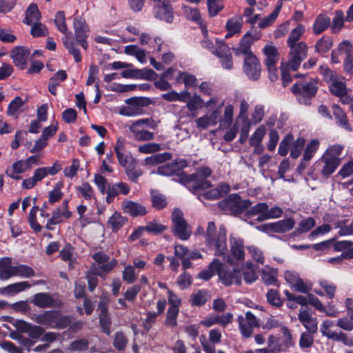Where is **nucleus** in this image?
I'll return each mask as SVG.
<instances>
[{
    "label": "nucleus",
    "mask_w": 353,
    "mask_h": 353,
    "mask_svg": "<svg viewBox=\"0 0 353 353\" xmlns=\"http://www.w3.org/2000/svg\"><path fill=\"white\" fill-rule=\"evenodd\" d=\"M216 225L214 222L210 221L205 233V241L208 246L215 248V255L223 256L227 250L226 229L223 225L219 228L218 234H216Z\"/></svg>",
    "instance_id": "1"
},
{
    "label": "nucleus",
    "mask_w": 353,
    "mask_h": 353,
    "mask_svg": "<svg viewBox=\"0 0 353 353\" xmlns=\"http://www.w3.org/2000/svg\"><path fill=\"white\" fill-rule=\"evenodd\" d=\"M252 205L249 199H242L238 194H230L221 201L218 206L225 213L237 216L241 214Z\"/></svg>",
    "instance_id": "2"
},
{
    "label": "nucleus",
    "mask_w": 353,
    "mask_h": 353,
    "mask_svg": "<svg viewBox=\"0 0 353 353\" xmlns=\"http://www.w3.org/2000/svg\"><path fill=\"white\" fill-rule=\"evenodd\" d=\"M319 89L317 81L311 79L309 81H299L291 88L292 92L296 97L299 102L308 105Z\"/></svg>",
    "instance_id": "3"
},
{
    "label": "nucleus",
    "mask_w": 353,
    "mask_h": 353,
    "mask_svg": "<svg viewBox=\"0 0 353 353\" xmlns=\"http://www.w3.org/2000/svg\"><path fill=\"white\" fill-rule=\"evenodd\" d=\"M172 232L181 240H188L192 234L191 228L183 218L179 209H174L172 213Z\"/></svg>",
    "instance_id": "4"
},
{
    "label": "nucleus",
    "mask_w": 353,
    "mask_h": 353,
    "mask_svg": "<svg viewBox=\"0 0 353 353\" xmlns=\"http://www.w3.org/2000/svg\"><path fill=\"white\" fill-rule=\"evenodd\" d=\"M290 59L287 63V67L293 71H296L299 68L301 63L304 60L307 54V46L305 43L301 41L296 45L290 46Z\"/></svg>",
    "instance_id": "5"
},
{
    "label": "nucleus",
    "mask_w": 353,
    "mask_h": 353,
    "mask_svg": "<svg viewBox=\"0 0 353 353\" xmlns=\"http://www.w3.org/2000/svg\"><path fill=\"white\" fill-rule=\"evenodd\" d=\"M109 299L101 296L98 304L99 325L103 333L108 336L111 334L112 319L108 312Z\"/></svg>",
    "instance_id": "6"
},
{
    "label": "nucleus",
    "mask_w": 353,
    "mask_h": 353,
    "mask_svg": "<svg viewBox=\"0 0 353 353\" xmlns=\"http://www.w3.org/2000/svg\"><path fill=\"white\" fill-rule=\"evenodd\" d=\"M219 265L217 274L223 285L230 286L233 283L238 285L241 284V274L239 270L235 268L231 270L228 265L220 261Z\"/></svg>",
    "instance_id": "7"
},
{
    "label": "nucleus",
    "mask_w": 353,
    "mask_h": 353,
    "mask_svg": "<svg viewBox=\"0 0 353 353\" xmlns=\"http://www.w3.org/2000/svg\"><path fill=\"white\" fill-rule=\"evenodd\" d=\"M238 322L240 332L245 338H249L252 336L254 327H259V320L251 312H247L245 317L239 316Z\"/></svg>",
    "instance_id": "8"
},
{
    "label": "nucleus",
    "mask_w": 353,
    "mask_h": 353,
    "mask_svg": "<svg viewBox=\"0 0 353 353\" xmlns=\"http://www.w3.org/2000/svg\"><path fill=\"white\" fill-rule=\"evenodd\" d=\"M243 71L250 79L256 81L259 79L261 72V66L259 59L254 54L245 57L243 61Z\"/></svg>",
    "instance_id": "9"
},
{
    "label": "nucleus",
    "mask_w": 353,
    "mask_h": 353,
    "mask_svg": "<svg viewBox=\"0 0 353 353\" xmlns=\"http://www.w3.org/2000/svg\"><path fill=\"white\" fill-rule=\"evenodd\" d=\"M34 305L45 307H61L63 305L62 301L59 299H55L49 293L40 292L35 294L31 300Z\"/></svg>",
    "instance_id": "10"
},
{
    "label": "nucleus",
    "mask_w": 353,
    "mask_h": 353,
    "mask_svg": "<svg viewBox=\"0 0 353 353\" xmlns=\"http://www.w3.org/2000/svg\"><path fill=\"white\" fill-rule=\"evenodd\" d=\"M155 17L167 23L173 21V8L169 0H159L154 6Z\"/></svg>",
    "instance_id": "11"
},
{
    "label": "nucleus",
    "mask_w": 353,
    "mask_h": 353,
    "mask_svg": "<svg viewBox=\"0 0 353 353\" xmlns=\"http://www.w3.org/2000/svg\"><path fill=\"white\" fill-rule=\"evenodd\" d=\"M73 25L77 42L79 43L83 49L86 50L88 46L86 41L88 28L84 19L75 17L74 19Z\"/></svg>",
    "instance_id": "12"
},
{
    "label": "nucleus",
    "mask_w": 353,
    "mask_h": 353,
    "mask_svg": "<svg viewBox=\"0 0 353 353\" xmlns=\"http://www.w3.org/2000/svg\"><path fill=\"white\" fill-rule=\"evenodd\" d=\"M126 103L132 107L126 112L121 110V113L125 116H132L134 114H141L143 107L147 106L150 103V99L145 97H132L126 100Z\"/></svg>",
    "instance_id": "13"
},
{
    "label": "nucleus",
    "mask_w": 353,
    "mask_h": 353,
    "mask_svg": "<svg viewBox=\"0 0 353 353\" xmlns=\"http://www.w3.org/2000/svg\"><path fill=\"white\" fill-rule=\"evenodd\" d=\"M353 54L352 44L348 41H343L340 43L337 48L334 49L331 52V60L333 63H341V57L343 59L348 58Z\"/></svg>",
    "instance_id": "14"
},
{
    "label": "nucleus",
    "mask_w": 353,
    "mask_h": 353,
    "mask_svg": "<svg viewBox=\"0 0 353 353\" xmlns=\"http://www.w3.org/2000/svg\"><path fill=\"white\" fill-rule=\"evenodd\" d=\"M14 325L19 331L27 333L32 339H39L44 332L42 327L33 325L23 320H17Z\"/></svg>",
    "instance_id": "15"
},
{
    "label": "nucleus",
    "mask_w": 353,
    "mask_h": 353,
    "mask_svg": "<svg viewBox=\"0 0 353 353\" xmlns=\"http://www.w3.org/2000/svg\"><path fill=\"white\" fill-rule=\"evenodd\" d=\"M60 314L59 310H48L39 314H36L32 319L37 323L47 327L54 328V321Z\"/></svg>",
    "instance_id": "16"
},
{
    "label": "nucleus",
    "mask_w": 353,
    "mask_h": 353,
    "mask_svg": "<svg viewBox=\"0 0 353 353\" xmlns=\"http://www.w3.org/2000/svg\"><path fill=\"white\" fill-rule=\"evenodd\" d=\"M213 54L221 59L222 66L231 70L233 68L232 56L229 47L225 44H220L219 50H213Z\"/></svg>",
    "instance_id": "17"
},
{
    "label": "nucleus",
    "mask_w": 353,
    "mask_h": 353,
    "mask_svg": "<svg viewBox=\"0 0 353 353\" xmlns=\"http://www.w3.org/2000/svg\"><path fill=\"white\" fill-rule=\"evenodd\" d=\"M122 208L125 213L129 214L133 217L142 216L148 213L144 205L132 201H124L122 203Z\"/></svg>",
    "instance_id": "18"
},
{
    "label": "nucleus",
    "mask_w": 353,
    "mask_h": 353,
    "mask_svg": "<svg viewBox=\"0 0 353 353\" xmlns=\"http://www.w3.org/2000/svg\"><path fill=\"white\" fill-rule=\"evenodd\" d=\"M123 143L118 140L114 145V151L118 159L119 163L124 167L125 169L128 167H132L134 164H136L137 160L130 154H125L122 152Z\"/></svg>",
    "instance_id": "19"
},
{
    "label": "nucleus",
    "mask_w": 353,
    "mask_h": 353,
    "mask_svg": "<svg viewBox=\"0 0 353 353\" xmlns=\"http://www.w3.org/2000/svg\"><path fill=\"white\" fill-rule=\"evenodd\" d=\"M30 53V50L24 47H17L12 50L11 57L15 65L23 70Z\"/></svg>",
    "instance_id": "20"
},
{
    "label": "nucleus",
    "mask_w": 353,
    "mask_h": 353,
    "mask_svg": "<svg viewBox=\"0 0 353 353\" xmlns=\"http://www.w3.org/2000/svg\"><path fill=\"white\" fill-rule=\"evenodd\" d=\"M321 160L324 163L321 173L325 176L331 175L341 163L340 157H332L324 154Z\"/></svg>",
    "instance_id": "21"
},
{
    "label": "nucleus",
    "mask_w": 353,
    "mask_h": 353,
    "mask_svg": "<svg viewBox=\"0 0 353 353\" xmlns=\"http://www.w3.org/2000/svg\"><path fill=\"white\" fill-rule=\"evenodd\" d=\"M254 39L252 37L250 34L247 33L241 39L239 47L234 48L233 50L236 55H245L248 57L250 54H253L251 51V46L254 43Z\"/></svg>",
    "instance_id": "22"
},
{
    "label": "nucleus",
    "mask_w": 353,
    "mask_h": 353,
    "mask_svg": "<svg viewBox=\"0 0 353 353\" xmlns=\"http://www.w3.org/2000/svg\"><path fill=\"white\" fill-rule=\"evenodd\" d=\"M230 190V186L225 183H219V185L213 189H211L203 194H201L200 196L209 200L219 199L223 196L226 195Z\"/></svg>",
    "instance_id": "23"
},
{
    "label": "nucleus",
    "mask_w": 353,
    "mask_h": 353,
    "mask_svg": "<svg viewBox=\"0 0 353 353\" xmlns=\"http://www.w3.org/2000/svg\"><path fill=\"white\" fill-rule=\"evenodd\" d=\"M233 315L231 313H227L225 315L210 316L201 321V324L209 327L214 324H219L223 327H225L228 324L232 322Z\"/></svg>",
    "instance_id": "24"
},
{
    "label": "nucleus",
    "mask_w": 353,
    "mask_h": 353,
    "mask_svg": "<svg viewBox=\"0 0 353 353\" xmlns=\"http://www.w3.org/2000/svg\"><path fill=\"white\" fill-rule=\"evenodd\" d=\"M230 252L232 256L237 260L244 259L243 241L241 239L232 238L230 239Z\"/></svg>",
    "instance_id": "25"
},
{
    "label": "nucleus",
    "mask_w": 353,
    "mask_h": 353,
    "mask_svg": "<svg viewBox=\"0 0 353 353\" xmlns=\"http://www.w3.org/2000/svg\"><path fill=\"white\" fill-rule=\"evenodd\" d=\"M268 204L266 203H259L252 207L246 212L248 218L258 215L256 220L261 222L265 221V216L266 215Z\"/></svg>",
    "instance_id": "26"
},
{
    "label": "nucleus",
    "mask_w": 353,
    "mask_h": 353,
    "mask_svg": "<svg viewBox=\"0 0 353 353\" xmlns=\"http://www.w3.org/2000/svg\"><path fill=\"white\" fill-rule=\"evenodd\" d=\"M263 52L266 56L265 64L267 68L275 67V64L279 60L277 49L272 46H266L263 49Z\"/></svg>",
    "instance_id": "27"
},
{
    "label": "nucleus",
    "mask_w": 353,
    "mask_h": 353,
    "mask_svg": "<svg viewBox=\"0 0 353 353\" xmlns=\"http://www.w3.org/2000/svg\"><path fill=\"white\" fill-rule=\"evenodd\" d=\"M330 19L325 14H319L313 25V32L319 34L330 26Z\"/></svg>",
    "instance_id": "28"
},
{
    "label": "nucleus",
    "mask_w": 353,
    "mask_h": 353,
    "mask_svg": "<svg viewBox=\"0 0 353 353\" xmlns=\"http://www.w3.org/2000/svg\"><path fill=\"white\" fill-rule=\"evenodd\" d=\"M41 19V13L37 4L32 3L28 8L26 13L24 23L31 25L37 21H39Z\"/></svg>",
    "instance_id": "29"
},
{
    "label": "nucleus",
    "mask_w": 353,
    "mask_h": 353,
    "mask_svg": "<svg viewBox=\"0 0 353 353\" xmlns=\"http://www.w3.org/2000/svg\"><path fill=\"white\" fill-rule=\"evenodd\" d=\"M151 194V201L152 206L157 210H161L165 208L168 202L166 201L165 196L158 192L157 190H152L150 192Z\"/></svg>",
    "instance_id": "30"
},
{
    "label": "nucleus",
    "mask_w": 353,
    "mask_h": 353,
    "mask_svg": "<svg viewBox=\"0 0 353 353\" xmlns=\"http://www.w3.org/2000/svg\"><path fill=\"white\" fill-rule=\"evenodd\" d=\"M332 109L333 114L337 122L339 123V125H341L345 130L351 131L352 129L350 125L342 108L337 105H334L332 106Z\"/></svg>",
    "instance_id": "31"
},
{
    "label": "nucleus",
    "mask_w": 353,
    "mask_h": 353,
    "mask_svg": "<svg viewBox=\"0 0 353 353\" xmlns=\"http://www.w3.org/2000/svg\"><path fill=\"white\" fill-rule=\"evenodd\" d=\"M70 34L71 33L66 34L63 38V42L69 53L73 55L74 61L79 63L81 61V55L80 51L75 48L74 43L72 41Z\"/></svg>",
    "instance_id": "32"
},
{
    "label": "nucleus",
    "mask_w": 353,
    "mask_h": 353,
    "mask_svg": "<svg viewBox=\"0 0 353 353\" xmlns=\"http://www.w3.org/2000/svg\"><path fill=\"white\" fill-rule=\"evenodd\" d=\"M332 46V38L328 36H324L316 41L315 51L319 54H323L328 52Z\"/></svg>",
    "instance_id": "33"
},
{
    "label": "nucleus",
    "mask_w": 353,
    "mask_h": 353,
    "mask_svg": "<svg viewBox=\"0 0 353 353\" xmlns=\"http://www.w3.org/2000/svg\"><path fill=\"white\" fill-rule=\"evenodd\" d=\"M30 287L28 281L15 283L0 289V293L17 294Z\"/></svg>",
    "instance_id": "34"
},
{
    "label": "nucleus",
    "mask_w": 353,
    "mask_h": 353,
    "mask_svg": "<svg viewBox=\"0 0 353 353\" xmlns=\"http://www.w3.org/2000/svg\"><path fill=\"white\" fill-rule=\"evenodd\" d=\"M219 266H220L219 260L214 259V260L209 264L208 268L206 270H203L199 273V277L205 281L210 280L214 275V272H216V274L218 273Z\"/></svg>",
    "instance_id": "35"
},
{
    "label": "nucleus",
    "mask_w": 353,
    "mask_h": 353,
    "mask_svg": "<svg viewBox=\"0 0 353 353\" xmlns=\"http://www.w3.org/2000/svg\"><path fill=\"white\" fill-rule=\"evenodd\" d=\"M282 8L281 1L277 2V5L275 7L274 11L268 16L264 17L261 21L259 23L260 28H265L270 26L277 18Z\"/></svg>",
    "instance_id": "36"
},
{
    "label": "nucleus",
    "mask_w": 353,
    "mask_h": 353,
    "mask_svg": "<svg viewBox=\"0 0 353 353\" xmlns=\"http://www.w3.org/2000/svg\"><path fill=\"white\" fill-rule=\"evenodd\" d=\"M208 291L205 290H199L190 296V302L192 306H202L208 301Z\"/></svg>",
    "instance_id": "37"
},
{
    "label": "nucleus",
    "mask_w": 353,
    "mask_h": 353,
    "mask_svg": "<svg viewBox=\"0 0 353 353\" xmlns=\"http://www.w3.org/2000/svg\"><path fill=\"white\" fill-rule=\"evenodd\" d=\"M130 131L133 134L136 140L139 141H150L154 139L153 132L148 130H140L138 128H134V126L129 127Z\"/></svg>",
    "instance_id": "38"
},
{
    "label": "nucleus",
    "mask_w": 353,
    "mask_h": 353,
    "mask_svg": "<svg viewBox=\"0 0 353 353\" xmlns=\"http://www.w3.org/2000/svg\"><path fill=\"white\" fill-rule=\"evenodd\" d=\"M127 219L122 216L119 213L114 212L108 219V224L113 231H117L125 224Z\"/></svg>",
    "instance_id": "39"
},
{
    "label": "nucleus",
    "mask_w": 353,
    "mask_h": 353,
    "mask_svg": "<svg viewBox=\"0 0 353 353\" xmlns=\"http://www.w3.org/2000/svg\"><path fill=\"white\" fill-rule=\"evenodd\" d=\"M319 146V141L318 139H312L305 147L303 156V161H310L314 153L316 152Z\"/></svg>",
    "instance_id": "40"
},
{
    "label": "nucleus",
    "mask_w": 353,
    "mask_h": 353,
    "mask_svg": "<svg viewBox=\"0 0 353 353\" xmlns=\"http://www.w3.org/2000/svg\"><path fill=\"white\" fill-rule=\"evenodd\" d=\"M304 32H305L304 26L301 23L298 24V26L291 31V32L289 35V37H288V41H287L288 46L296 45L297 44L296 41L299 40V39L301 38L302 34L304 33Z\"/></svg>",
    "instance_id": "41"
},
{
    "label": "nucleus",
    "mask_w": 353,
    "mask_h": 353,
    "mask_svg": "<svg viewBox=\"0 0 353 353\" xmlns=\"http://www.w3.org/2000/svg\"><path fill=\"white\" fill-rule=\"evenodd\" d=\"M330 90L333 94L339 97H343L347 94L345 83L336 79L331 83Z\"/></svg>",
    "instance_id": "42"
},
{
    "label": "nucleus",
    "mask_w": 353,
    "mask_h": 353,
    "mask_svg": "<svg viewBox=\"0 0 353 353\" xmlns=\"http://www.w3.org/2000/svg\"><path fill=\"white\" fill-rule=\"evenodd\" d=\"M128 341V340L125 333L117 332L114 334L113 345L118 351L123 350L126 347Z\"/></svg>",
    "instance_id": "43"
},
{
    "label": "nucleus",
    "mask_w": 353,
    "mask_h": 353,
    "mask_svg": "<svg viewBox=\"0 0 353 353\" xmlns=\"http://www.w3.org/2000/svg\"><path fill=\"white\" fill-rule=\"evenodd\" d=\"M316 225V221L314 218L308 217L300 221L299 227L296 228L294 234L296 233H305L312 229Z\"/></svg>",
    "instance_id": "44"
},
{
    "label": "nucleus",
    "mask_w": 353,
    "mask_h": 353,
    "mask_svg": "<svg viewBox=\"0 0 353 353\" xmlns=\"http://www.w3.org/2000/svg\"><path fill=\"white\" fill-rule=\"evenodd\" d=\"M234 108L232 105H228L225 108L223 119L220 120V126L228 128L230 126L233 120Z\"/></svg>",
    "instance_id": "45"
},
{
    "label": "nucleus",
    "mask_w": 353,
    "mask_h": 353,
    "mask_svg": "<svg viewBox=\"0 0 353 353\" xmlns=\"http://www.w3.org/2000/svg\"><path fill=\"white\" fill-rule=\"evenodd\" d=\"M292 141L293 135L292 134H287L279 144V154L281 156L285 157L288 154Z\"/></svg>",
    "instance_id": "46"
},
{
    "label": "nucleus",
    "mask_w": 353,
    "mask_h": 353,
    "mask_svg": "<svg viewBox=\"0 0 353 353\" xmlns=\"http://www.w3.org/2000/svg\"><path fill=\"white\" fill-rule=\"evenodd\" d=\"M203 101L201 97L194 94L193 96L190 95V98L187 101L186 106L190 112H195L203 107Z\"/></svg>",
    "instance_id": "47"
},
{
    "label": "nucleus",
    "mask_w": 353,
    "mask_h": 353,
    "mask_svg": "<svg viewBox=\"0 0 353 353\" xmlns=\"http://www.w3.org/2000/svg\"><path fill=\"white\" fill-rule=\"evenodd\" d=\"M305 143V140L302 137L298 138L295 141L292 143V148L290 152V156L292 158L296 159L300 156Z\"/></svg>",
    "instance_id": "48"
},
{
    "label": "nucleus",
    "mask_w": 353,
    "mask_h": 353,
    "mask_svg": "<svg viewBox=\"0 0 353 353\" xmlns=\"http://www.w3.org/2000/svg\"><path fill=\"white\" fill-rule=\"evenodd\" d=\"M212 186L210 181L203 177H199L198 175H195V179L190 188L194 191H198L201 190H205Z\"/></svg>",
    "instance_id": "49"
},
{
    "label": "nucleus",
    "mask_w": 353,
    "mask_h": 353,
    "mask_svg": "<svg viewBox=\"0 0 353 353\" xmlns=\"http://www.w3.org/2000/svg\"><path fill=\"white\" fill-rule=\"evenodd\" d=\"M266 297L268 302L273 306L279 307L283 305V301L276 290H270L266 294Z\"/></svg>",
    "instance_id": "50"
},
{
    "label": "nucleus",
    "mask_w": 353,
    "mask_h": 353,
    "mask_svg": "<svg viewBox=\"0 0 353 353\" xmlns=\"http://www.w3.org/2000/svg\"><path fill=\"white\" fill-rule=\"evenodd\" d=\"M65 13L63 11H59L57 12L54 18V23L57 26L58 30L65 34H68V27L65 23Z\"/></svg>",
    "instance_id": "51"
},
{
    "label": "nucleus",
    "mask_w": 353,
    "mask_h": 353,
    "mask_svg": "<svg viewBox=\"0 0 353 353\" xmlns=\"http://www.w3.org/2000/svg\"><path fill=\"white\" fill-rule=\"evenodd\" d=\"M14 270L15 276L29 278L35 274L34 270L26 265L14 266Z\"/></svg>",
    "instance_id": "52"
},
{
    "label": "nucleus",
    "mask_w": 353,
    "mask_h": 353,
    "mask_svg": "<svg viewBox=\"0 0 353 353\" xmlns=\"http://www.w3.org/2000/svg\"><path fill=\"white\" fill-rule=\"evenodd\" d=\"M265 134V128L263 125L259 127L249 140L250 145H256L261 143V141Z\"/></svg>",
    "instance_id": "53"
},
{
    "label": "nucleus",
    "mask_w": 353,
    "mask_h": 353,
    "mask_svg": "<svg viewBox=\"0 0 353 353\" xmlns=\"http://www.w3.org/2000/svg\"><path fill=\"white\" fill-rule=\"evenodd\" d=\"M277 272L273 270H263L261 273V279L265 285H276L277 283Z\"/></svg>",
    "instance_id": "54"
},
{
    "label": "nucleus",
    "mask_w": 353,
    "mask_h": 353,
    "mask_svg": "<svg viewBox=\"0 0 353 353\" xmlns=\"http://www.w3.org/2000/svg\"><path fill=\"white\" fill-rule=\"evenodd\" d=\"M62 183L61 182L57 183L53 190L48 194V200L51 204H53L59 201L63 196V192H61Z\"/></svg>",
    "instance_id": "55"
},
{
    "label": "nucleus",
    "mask_w": 353,
    "mask_h": 353,
    "mask_svg": "<svg viewBox=\"0 0 353 353\" xmlns=\"http://www.w3.org/2000/svg\"><path fill=\"white\" fill-rule=\"evenodd\" d=\"M179 78H183V82L186 88L195 87L197 85L198 81L193 74H190L186 72H180L176 81H179Z\"/></svg>",
    "instance_id": "56"
},
{
    "label": "nucleus",
    "mask_w": 353,
    "mask_h": 353,
    "mask_svg": "<svg viewBox=\"0 0 353 353\" xmlns=\"http://www.w3.org/2000/svg\"><path fill=\"white\" fill-rule=\"evenodd\" d=\"M24 105V102L23 101L21 97H16L9 104L7 110V114L9 116H14L19 110Z\"/></svg>",
    "instance_id": "57"
},
{
    "label": "nucleus",
    "mask_w": 353,
    "mask_h": 353,
    "mask_svg": "<svg viewBox=\"0 0 353 353\" xmlns=\"http://www.w3.org/2000/svg\"><path fill=\"white\" fill-rule=\"evenodd\" d=\"M223 8L221 0H208V9L209 15L214 17L218 14Z\"/></svg>",
    "instance_id": "58"
},
{
    "label": "nucleus",
    "mask_w": 353,
    "mask_h": 353,
    "mask_svg": "<svg viewBox=\"0 0 353 353\" xmlns=\"http://www.w3.org/2000/svg\"><path fill=\"white\" fill-rule=\"evenodd\" d=\"M179 314V309L169 307L167 311V316L165 324L168 327H176L177 325L176 318Z\"/></svg>",
    "instance_id": "59"
},
{
    "label": "nucleus",
    "mask_w": 353,
    "mask_h": 353,
    "mask_svg": "<svg viewBox=\"0 0 353 353\" xmlns=\"http://www.w3.org/2000/svg\"><path fill=\"white\" fill-rule=\"evenodd\" d=\"M343 26V12L341 10H336L332 20V30L337 33Z\"/></svg>",
    "instance_id": "60"
},
{
    "label": "nucleus",
    "mask_w": 353,
    "mask_h": 353,
    "mask_svg": "<svg viewBox=\"0 0 353 353\" xmlns=\"http://www.w3.org/2000/svg\"><path fill=\"white\" fill-rule=\"evenodd\" d=\"M72 323V318L68 316H61L59 314V317L54 321L53 329L63 330L69 326Z\"/></svg>",
    "instance_id": "61"
},
{
    "label": "nucleus",
    "mask_w": 353,
    "mask_h": 353,
    "mask_svg": "<svg viewBox=\"0 0 353 353\" xmlns=\"http://www.w3.org/2000/svg\"><path fill=\"white\" fill-rule=\"evenodd\" d=\"M32 25L30 33L34 37H39L46 35L47 28L39 21H37Z\"/></svg>",
    "instance_id": "62"
},
{
    "label": "nucleus",
    "mask_w": 353,
    "mask_h": 353,
    "mask_svg": "<svg viewBox=\"0 0 353 353\" xmlns=\"http://www.w3.org/2000/svg\"><path fill=\"white\" fill-rule=\"evenodd\" d=\"M125 173L128 178L134 183H137L138 178L143 174L142 170L137 168V163L132 167L127 168Z\"/></svg>",
    "instance_id": "63"
},
{
    "label": "nucleus",
    "mask_w": 353,
    "mask_h": 353,
    "mask_svg": "<svg viewBox=\"0 0 353 353\" xmlns=\"http://www.w3.org/2000/svg\"><path fill=\"white\" fill-rule=\"evenodd\" d=\"M336 325L345 331H352L353 330V319L349 316L340 318L337 320Z\"/></svg>",
    "instance_id": "64"
}]
</instances>
